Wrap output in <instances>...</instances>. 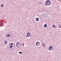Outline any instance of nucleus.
I'll return each instance as SVG.
<instances>
[{
  "instance_id": "14",
  "label": "nucleus",
  "mask_w": 61,
  "mask_h": 61,
  "mask_svg": "<svg viewBox=\"0 0 61 61\" xmlns=\"http://www.w3.org/2000/svg\"><path fill=\"white\" fill-rule=\"evenodd\" d=\"M10 45L13 46V43H11L10 44Z\"/></svg>"
},
{
  "instance_id": "8",
  "label": "nucleus",
  "mask_w": 61,
  "mask_h": 61,
  "mask_svg": "<svg viewBox=\"0 0 61 61\" xmlns=\"http://www.w3.org/2000/svg\"><path fill=\"white\" fill-rule=\"evenodd\" d=\"M13 45H10L9 46V48H10V49H13Z\"/></svg>"
},
{
  "instance_id": "1",
  "label": "nucleus",
  "mask_w": 61,
  "mask_h": 61,
  "mask_svg": "<svg viewBox=\"0 0 61 61\" xmlns=\"http://www.w3.org/2000/svg\"><path fill=\"white\" fill-rule=\"evenodd\" d=\"M45 4V5H50L51 4V2L50 0H47L46 1Z\"/></svg>"
},
{
  "instance_id": "25",
  "label": "nucleus",
  "mask_w": 61,
  "mask_h": 61,
  "mask_svg": "<svg viewBox=\"0 0 61 61\" xmlns=\"http://www.w3.org/2000/svg\"><path fill=\"white\" fill-rule=\"evenodd\" d=\"M14 0V1H15V0Z\"/></svg>"
},
{
  "instance_id": "18",
  "label": "nucleus",
  "mask_w": 61,
  "mask_h": 61,
  "mask_svg": "<svg viewBox=\"0 0 61 61\" xmlns=\"http://www.w3.org/2000/svg\"><path fill=\"white\" fill-rule=\"evenodd\" d=\"M40 4L41 5V4H42V3H41V2H40Z\"/></svg>"
},
{
  "instance_id": "7",
  "label": "nucleus",
  "mask_w": 61,
  "mask_h": 61,
  "mask_svg": "<svg viewBox=\"0 0 61 61\" xmlns=\"http://www.w3.org/2000/svg\"><path fill=\"white\" fill-rule=\"evenodd\" d=\"M4 44H5V45L6 44H7V41L6 40L4 41Z\"/></svg>"
},
{
  "instance_id": "23",
  "label": "nucleus",
  "mask_w": 61,
  "mask_h": 61,
  "mask_svg": "<svg viewBox=\"0 0 61 61\" xmlns=\"http://www.w3.org/2000/svg\"><path fill=\"white\" fill-rule=\"evenodd\" d=\"M58 1H61V0H58Z\"/></svg>"
},
{
  "instance_id": "12",
  "label": "nucleus",
  "mask_w": 61,
  "mask_h": 61,
  "mask_svg": "<svg viewBox=\"0 0 61 61\" xmlns=\"http://www.w3.org/2000/svg\"><path fill=\"white\" fill-rule=\"evenodd\" d=\"M55 26H55V25L54 24L52 26V27H53V28H54V27H55Z\"/></svg>"
},
{
  "instance_id": "20",
  "label": "nucleus",
  "mask_w": 61,
  "mask_h": 61,
  "mask_svg": "<svg viewBox=\"0 0 61 61\" xmlns=\"http://www.w3.org/2000/svg\"><path fill=\"white\" fill-rule=\"evenodd\" d=\"M59 28H61V27H60V26H59Z\"/></svg>"
},
{
  "instance_id": "21",
  "label": "nucleus",
  "mask_w": 61,
  "mask_h": 61,
  "mask_svg": "<svg viewBox=\"0 0 61 61\" xmlns=\"http://www.w3.org/2000/svg\"><path fill=\"white\" fill-rule=\"evenodd\" d=\"M25 37H27V36H26V35H25Z\"/></svg>"
},
{
  "instance_id": "17",
  "label": "nucleus",
  "mask_w": 61,
  "mask_h": 61,
  "mask_svg": "<svg viewBox=\"0 0 61 61\" xmlns=\"http://www.w3.org/2000/svg\"><path fill=\"white\" fill-rule=\"evenodd\" d=\"M0 25H3V23H1Z\"/></svg>"
},
{
  "instance_id": "16",
  "label": "nucleus",
  "mask_w": 61,
  "mask_h": 61,
  "mask_svg": "<svg viewBox=\"0 0 61 61\" xmlns=\"http://www.w3.org/2000/svg\"><path fill=\"white\" fill-rule=\"evenodd\" d=\"M7 36H9V34L8 35H7Z\"/></svg>"
},
{
  "instance_id": "10",
  "label": "nucleus",
  "mask_w": 61,
  "mask_h": 61,
  "mask_svg": "<svg viewBox=\"0 0 61 61\" xmlns=\"http://www.w3.org/2000/svg\"><path fill=\"white\" fill-rule=\"evenodd\" d=\"M42 44V45L43 46V47H45V44H44V43H43Z\"/></svg>"
},
{
  "instance_id": "2",
  "label": "nucleus",
  "mask_w": 61,
  "mask_h": 61,
  "mask_svg": "<svg viewBox=\"0 0 61 61\" xmlns=\"http://www.w3.org/2000/svg\"><path fill=\"white\" fill-rule=\"evenodd\" d=\"M16 46L18 48H19V46H21V43L19 42H17L16 44Z\"/></svg>"
},
{
  "instance_id": "9",
  "label": "nucleus",
  "mask_w": 61,
  "mask_h": 61,
  "mask_svg": "<svg viewBox=\"0 0 61 61\" xmlns=\"http://www.w3.org/2000/svg\"><path fill=\"white\" fill-rule=\"evenodd\" d=\"M36 21H39V18H36Z\"/></svg>"
},
{
  "instance_id": "15",
  "label": "nucleus",
  "mask_w": 61,
  "mask_h": 61,
  "mask_svg": "<svg viewBox=\"0 0 61 61\" xmlns=\"http://www.w3.org/2000/svg\"><path fill=\"white\" fill-rule=\"evenodd\" d=\"M1 6L2 7H3L4 6V5H3V4H2L1 5Z\"/></svg>"
},
{
  "instance_id": "5",
  "label": "nucleus",
  "mask_w": 61,
  "mask_h": 61,
  "mask_svg": "<svg viewBox=\"0 0 61 61\" xmlns=\"http://www.w3.org/2000/svg\"><path fill=\"white\" fill-rule=\"evenodd\" d=\"M27 36L28 37H30L31 36V34L30 33V32H28L27 33Z\"/></svg>"
},
{
  "instance_id": "24",
  "label": "nucleus",
  "mask_w": 61,
  "mask_h": 61,
  "mask_svg": "<svg viewBox=\"0 0 61 61\" xmlns=\"http://www.w3.org/2000/svg\"><path fill=\"white\" fill-rule=\"evenodd\" d=\"M6 36V37H8V36Z\"/></svg>"
},
{
  "instance_id": "11",
  "label": "nucleus",
  "mask_w": 61,
  "mask_h": 61,
  "mask_svg": "<svg viewBox=\"0 0 61 61\" xmlns=\"http://www.w3.org/2000/svg\"><path fill=\"white\" fill-rule=\"evenodd\" d=\"M47 26V25L46 24H45L44 25V27H46Z\"/></svg>"
},
{
  "instance_id": "3",
  "label": "nucleus",
  "mask_w": 61,
  "mask_h": 61,
  "mask_svg": "<svg viewBox=\"0 0 61 61\" xmlns=\"http://www.w3.org/2000/svg\"><path fill=\"white\" fill-rule=\"evenodd\" d=\"M36 46H40V43L39 41H37L36 44Z\"/></svg>"
},
{
  "instance_id": "13",
  "label": "nucleus",
  "mask_w": 61,
  "mask_h": 61,
  "mask_svg": "<svg viewBox=\"0 0 61 61\" xmlns=\"http://www.w3.org/2000/svg\"><path fill=\"white\" fill-rule=\"evenodd\" d=\"M19 54H21V55H22L23 54V53L21 51H20L19 52Z\"/></svg>"
},
{
  "instance_id": "22",
  "label": "nucleus",
  "mask_w": 61,
  "mask_h": 61,
  "mask_svg": "<svg viewBox=\"0 0 61 61\" xmlns=\"http://www.w3.org/2000/svg\"><path fill=\"white\" fill-rule=\"evenodd\" d=\"M14 50V48L13 49H12V50Z\"/></svg>"
},
{
  "instance_id": "6",
  "label": "nucleus",
  "mask_w": 61,
  "mask_h": 61,
  "mask_svg": "<svg viewBox=\"0 0 61 61\" xmlns=\"http://www.w3.org/2000/svg\"><path fill=\"white\" fill-rule=\"evenodd\" d=\"M53 48L52 46H50L49 48V50H52L53 49Z\"/></svg>"
},
{
  "instance_id": "19",
  "label": "nucleus",
  "mask_w": 61,
  "mask_h": 61,
  "mask_svg": "<svg viewBox=\"0 0 61 61\" xmlns=\"http://www.w3.org/2000/svg\"><path fill=\"white\" fill-rule=\"evenodd\" d=\"M9 36H11V34H9Z\"/></svg>"
},
{
  "instance_id": "4",
  "label": "nucleus",
  "mask_w": 61,
  "mask_h": 61,
  "mask_svg": "<svg viewBox=\"0 0 61 61\" xmlns=\"http://www.w3.org/2000/svg\"><path fill=\"white\" fill-rule=\"evenodd\" d=\"M42 16L44 17V18H46V14L44 13L42 14Z\"/></svg>"
}]
</instances>
